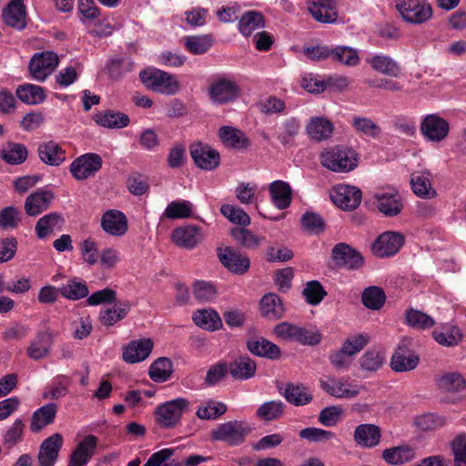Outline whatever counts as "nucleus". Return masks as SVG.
<instances>
[{
    "instance_id": "nucleus-64",
    "label": "nucleus",
    "mask_w": 466,
    "mask_h": 466,
    "mask_svg": "<svg viewBox=\"0 0 466 466\" xmlns=\"http://www.w3.org/2000/svg\"><path fill=\"white\" fill-rule=\"evenodd\" d=\"M455 466H466V434L456 436L451 442Z\"/></svg>"
},
{
    "instance_id": "nucleus-25",
    "label": "nucleus",
    "mask_w": 466,
    "mask_h": 466,
    "mask_svg": "<svg viewBox=\"0 0 466 466\" xmlns=\"http://www.w3.org/2000/svg\"><path fill=\"white\" fill-rule=\"evenodd\" d=\"M419 364V357L410 352L405 344L399 345L390 360V367L396 372L414 370Z\"/></svg>"
},
{
    "instance_id": "nucleus-58",
    "label": "nucleus",
    "mask_w": 466,
    "mask_h": 466,
    "mask_svg": "<svg viewBox=\"0 0 466 466\" xmlns=\"http://www.w3.org/2000/svg\"><path fill=\"white\" fill-rule=\"evenodd\" d=\"M212 37L208 35H190L185 38V46L187 51L194 55H202L212 46Z\"/></svg>"
},
{
    "instance_id": "nucleus-23",
    "label": "nucleus",
    "mask_w": 466,
    "mask_h": 466,
    "mask_svg": "<svg viewBox=\"0 0 466 466\" xmlns=\"http://www.w3.org/2000/svg\"><path fill=\"white\" fill-rule=\"evenodd\" d=\"M97 445V438L86 435L77 444L70 457L69 466H85L94 455Z\"/></svg>"
},
{
    "instance_id": "nucleus-43",
    "label": "nucleus",
    "mask_w": 466,
    "mask_h": 466,
    "mask_svg": "<svg viewBox=\"0 0 466 466\" xmlns=\"http://www.w3.org/2000/svg\"><path fill=\"white\" fill-rule=\"evenodd\" d=\"M219 138L227 147L232 148H246L248 147V139L245 135L232 127H222L218 131Z\"/></svg>"
},
{
    "instance_id": "nucleus-61",
    "label": "nucleus",
    "mask_w": 466,
    "mask_h": 466,
    "mask_svg": "<svg viewBox=\"0 0 466 466\" xmlns=\"http://www.w3.org/2000/svg\"><path fill=\"white\" fill-rule=\"evenodd\" d=\"M174 450L169 448L162 449L150 455L143 466H181L180 462H176L171 457Z\"/></svg>"
},
{
    "instance_id": "nucleus-8",
    "label": "nucleus",
    "mask_w": 466,
    "mask_h": 466,
    "mask_svg": "<svg viewBox=\"0 0 466 466\" xmlns=\"http://www.w3.org/2000/svg\"><path fill=\"white\" fill-rule=\"evenodd\" d=\"M420 130L425 140L440 143L449 136L450 123L438 114H429L421 119Z\"/></svg>"
},
{
    "instance_id": "nucleus-28",
    "label": "nucleus",
    "mask_w": 466,
    "mask_h": 466,
    "mask_svg": "<svg viewBox=\"0 0 466 466\" xmlns=\"http://www.w3.org/2000/svg\"><path fill=\"white\" fill-rule=\"evenodd\" d=\"M366 63L373 70L391 77H397L401 72L399 63L384 54L370 56L366 58Z\"/></svg>"
},
{
    "instance_id": "nucleus-46",
    "label": "nucleus",
    "mask_w": 466,
    "mask_h": 466,
    "mask_svg": "<svg viewBox=\"0 0 466 466\" xmlns=\"http://www.w3.org/2000/svg\"><path fill=\"white\" fill-rule=\"evenodd\" d=\"M88 288L86 281L79 278H73L60 288V294L70 300H78L88 296Z\"/></svg>"
},
{
    "instance_id": "nucleus-19",
    "label": "nucleus",
    "mask_w": 466,
    "mask_h": 466,
    "mask_svg": "<svg viewBox=\"0 0 466 466\" xmlns=\"http://www.w3.org/2000/svg\"><path fill=\"white\" fill-rule=\"evenodd\" d=\"M171 238L177 246L192 249L202 240L203 235L199 227L187 225L175 228Z\"/></svg>"
},
{
    "instance_id": "nucleus-18",
    "label": "nucleus",
    "mask_w": 466,
    "mask_h": 466,
    "mask_svg": "<svg viewBox=\"0 0 466 466\" xmlns=\"http://www.w3.org/2000/svg\"><path fill=\"white\" fill-rule=\"evenodd\" d=\"M190 155L194 163L201 169L213 170L219 165L218 152L208 145L202 143L192 145Z\"/></svg>"
},
{
    "instance_id": "nucleus-53",
    "label": "nucleus",
    "mask_w": 466,
    "mask_h": 466,
    "mask_svg": "<svg viewBox=\"0 0 466 466\" xmlns=\"http://www.w3.org/2000/svg\"><path fill=\"white\" fill-rule=\"evenodd\" d=\"M284 396L289 403L296 406L306 405L312 400L311 393L303 385H287Z\"/></svg>"
},
{
    "instance_id": "nucleus-45",
    "label": "nucleus",
    "mask_w": 466,
    "mask_h": 466,
    "mask_svg": "<svg viewBox=\"0 0 466 466\" xmlns=\"http://www.w3.org/2000/svg\"><path fill=\"white\" fill-rule=\"evenodd\" d=\"M228 410L227 405L218 400H208L203 401L198 408L196 415L200 420H217Z\"/></svg>"
},
{
    "instance_id": "nucleus-32",
    "label": "nucleus",
    "mask_w": 466,
    "mask_h": 466,
    "mask_svg": "<svg viewBox=\"0 0 466 466\" xmlns=\"http://www.w3.org/2000/svg\"><path fill=\"white\" fill-rule=\"evenodd\" d=\"M410 185L414 194L420 198H432L436 196V191L431 184V175L429 171L412 173Z\"/></svg>"
},
{
    "instance_id": "nucleus-40",
    "label": "nucleus",
    "mask_w": 466,
    "mask_h": 466,
    "mask_svg": "<svg viewBox=\"0 0 466 466\" xmlns=\"http://www.w3.org/2000/svg\"><path fill=\"white\" fill-rule=\"evenodd\" d=\"M94 120L98 126L106 128H123L129 124L127 115L111 110L96 114Z\"/></svg>"
},
{
    "instance_id": "nucleus-24",
    "label": "nucleus",
    "mask_w": 466,
    "mask_h": 466,
    "mask_svg": "<svg viewBox=\"0 0 466 466\" xmlns=\"http://www.w3.org/2000/svg\"><path fill=\"white\" fill-rule=\"evenodd\" d=\"M268 193L275 208L279 210L288 208L292 201L290 185L283 180H275L268 185Z\"/></svg>"
},
{
    "instance_id": "nucleus-33",
    "label": "nucleus",
    "mask_w": 466,
    "mask_h": 466,
    "mask_svg": "<svg viewBox=\"0 0 466 466\" xmlns=\"http://www.w3.org/2000/svg\"><path fill=\"white\" fill-rule=\"evenodd\" d=\"M38 156L46 165L57 167L66 160V151L54 141L42 143L38 147Z\"/></svg>"
},
{
    "instance_id": "nucleus-1",
    "label": "nucleus",
    "mask_w": 466,
    "mask_h": 466,
    "mask_svg": "<svg viewBox=\"0 0 466 466\" xmlns=\"http://www.w3.org/2000/svg\"><path fill=\"white\" fill-rule=\"evenodd\" d=\"M320 162L332 172L346 173L357 167L358 154L346 147H334L320 154Z\"/></svg>"
},
{
    "instance_id": "nucleus-10",
    "label": "nucleus",
    "mask_w": 466,
    "mask_h": 466,
    "mask_svg": "<svg viewBox=\"0 0 466 466\" xmlns=\"http://www.w3.org/2000/svg\"><path fill=\"white\" fill-rule=\"evenodd\" d=\"M239 86L226 76L215 78L208 86V96L214 104L222 105L233 101L239 95Z\"/></svg>"
},
{
    "instance_id": "nucleus-30",
    "label": "nucleus",
    "mask_w": 466,
    "mask_h": 466,
    "mask_svg": "<svg viewBox=\"0 0 466 466\" xmlns=\"http://www.w3.org/2000/svg\"><path fill=\"white\" fill-rule=\"evenodd\" d=\"M381 433L374 424H360L355 431L353 439L357 445L364 448H372L379 444Z\"/></svg>"
},
{
    "instance_id": "nucleus-4",
    "label": "nucleus",
    "mask_w": 466,
    "mask_h": 466,
    "mask_svg": "<svg viewBox=\"0 0 466 466\" xmlns=\"http://www.w3.org/2000/svg\"><path fill=\"white\" fill-rule=\"evenodd\" d=\"M396 9L405 22L412 25L424 24L433 15L431 5L426 0H400Z\"/></svg>"
},
{
    "instance_id": "nucleus-13",
    "label": "nucleus",
    "mask_w": 466,
    "mask_h": 466,
    "mask_svg": "<svg viewBox=\"0 0 466 466\" xmlns=\"http://www.w3.org/2000/svg\"><path fill=\"white\" fill-rule=\"evenodd\" d=\"M154 342L149 338H141L128 342L122 351L125 362L135 364L147 360L152 352Z\"/></svg>"
},
{
    "instance_id": "nucleus-17",
    "label": "nucleus",
    "mask_w": 466,
    "mask_h": 466,
    "mask_svg": "<svg viewBox=\"0 0 466 466\" xmlns=\"http://www.w3.org/2000/svg\"><path fill=\"white\" fill-rule=\"evenodd\" d=\"M100 226L106 234L122 237L128 229L127 218L120 210L108 209L102 215Z\"/></svg>"
},
{
    "instance_id": "nucleus-20",
    "label": "nucleus",
    "mask_w": 466,
    "mask_h": 466,
    "mask_svg": "<svg viewBox=\"0 0 466 466\" xmlns=\"http://www.w3.org/2000/svg\"><path fill=\"white\" fill-rule=\"evenodd\" d=\"M26 8L24 0H11L3 10L4 22L14 28L22 30L26 25Z\"/></svg>"
},
{
    "instance_id": "nucleus-31",
    "label": "nucleus",
    "mask_w": 466,
    "mask_h": 466,
    "mask_svg": "<svg viewBox=\"0 0 466 466\" xmlns=\"http://www.w3.org/2000/svg\"><path fill=\"white\" fill-rule=\"evenodd\" d=\"M63 224V217L59 213L51 212L38 219L35 227V235L39 239H45L62 229Z\"/></svg>"
},
{
    "instance_id": "nucleus-14",
    "label": "nucleus",
    "mask_w": 466,
    "mask_h": 466,
    "mask_svg": "<svg viewBox=\"0 0 466 466\" xmlns=\"http://www.w3.org/2000/svg\"><path fill=\"white\" fill-rule=\"evenodd\" d=\"M404 243V237L398 232L386 231L380 234L372 246L373 253L380 258L395 255Z\"/></svg>"
},
{
    "instance_id": "nucleus-48",
    "label": "nucleus",
    "mask_w": 466,
    "mask_h": 466,
    "mask_svg": "<svg viewBox=\"0 0 466 466\" xmlns=\"http://www.w3.org/2000/svg\"><path fill=\"white\" fill-rule=\"evenodd\" d=\"M70 379L65 375L56 376L45 388L43 398L45 400H58L67 395Z\"/></svg>"
},
{
    "instance_id": "nucleus-9",
    "label": "nucleus",
    "mask_w": 466,
    "mask_h": 466,
    "mask_svg": "<svg viewBox=\"0 0 466 466\" xmlns=\"http://www.w3.org/2000/svg\"><path fill=\"white\" fill-rule=\"evenodd\" d=\"M102 157L96 153H86L77 157L70 164L69 171L78 181L94 177L102 167Z\"/></svg>"
},
{
    "instance_id": "nucleus-16",
    "label": "nucleus",
    "mask_w": 466,
    "mask_h": 466,
    "mask_svg": "<svg viewBox=\"0 0 466 466\" xmlns=\"http://www.w3.org/2000/svg\"><path fill=\"white\" fill-rule=\"evenodd\" d=\"M218 257L226 268L238 275L244 274L250 267L249 258L246 255L229 247L218 248Z\"/></svg>"
},
{
    "instance_id": "nucleus-54",
    "label": "nucleus",
    "mask_w": 466,
    "mask_h": 466,
    "mask_svg": "<svg viewBox=\"0 0 466 466\" xmlns=\"http://www.w3.org/2000/svg\"><path fill=\"white\" fill-rule=\"evenodd\" d=\"M432 336L437 343L446 347L455 346L461 339L460 329L454 326H444L441 329H435Z\"/></svg>"
},
{
    "instance_id": "nucleus-60",
    "label": "nucleus",
    "mask_w": 466,
    "mask_h": 466,
    "mask_svg": "<svg viewBox=\"0 0 466 466\" xmlns=\"http://www.w3.org/2000/svg\"><path fill=\"white\" fill-rule=\"evenodd\" d=\"M220 212L231 223L244 227L250 223L249 216L242 208L234 205L223 204L220 207Z\"/></svg>"
},
{
    "instance_id": "nucleus-62",
    "label": "nucleus",
    "mask_w": 466,
    "mask_h": 466,
    "mask_svg": "<svg viewBox=\"0 0 466 466\" xmlns=\"http://www.w3.org/2000/svg\"><path fill=\"white\" fill-rule=\"evenodd\" d=\"M370 337L367 334H353L349 336L343 342V350L348 356H354L359 353L369 343Z\"/></svg>"
},
{
    "instance_id": "nucleus-15",
    "label": "nucleus",
    "mask_w": 466,
    "mask_h": 466,
    "mask_svg": "<svg viewBox=\"0 0 466 466\" xmlns=\"http://www.w3.org/2000/svg\"><path fill=\"white\" fill-rule=\"evenodd\" d=\"M374 198L378 209L385 216H397L402 209L400 197L394 188L380 189L375 193Z\"/></svg>"
},
{
    "instance_id": "nucleus-39",
    "label": "nucleus",
    "mask_w": 466,
    "mask_h": 466,
    "mask_svg": "<svg viewBox=\"0 0 466 466\" xmlns=\"http://www.w3.org/2000/svg\"><path fill=\"white\" fill-rule=\"evenodd\" d=\"M27 155V148L20 143L8 142L0 149L1 158L10 165H19L25 162Z\"/></svg>"
},
{
    "instance_id": "nucleus-35",
    "label": "nucleus",
    "mask_w": 466,
    "mask_h": 466,
    "mask_svg": "<svg viewBox=\"0 0 466 466\" xmlns=\"http://www.w3.org/2000/svg\"><path fill=\"white\" fill-rule=\"evenodd\" d=\"M130 310L128 302H114L109 308L103 309L99 314L100 322L106 327H111L118 321L124 319Z\"/></svg>"
},
{
    "instance_id": "nucleus-36",
    "label": "nucleus",
    "mask_w": 466,
    "mask_h": 466,
    "mask_svg": "<svg viewBox=\"0 0 466 466\" xmlns=\"http://www.w3.org/2000/svg\"><path fill=\"white\" fill-rule=\"evenodd\" d=\"M306 130L311 139L321 141L330 137L333 132V125L326 117L314 116L309 119Z\"/></svg>"
},
{
    "instance_id": "nucleus-51",
    "label": "nucleus",
    "mask_w": 466,
    "mask_h": 466,
    "mask_svg": "<svg viewBox=\"0 0 466 466\" xmlns=\"http://www.w3.org/2000/svg\"><path fill=\"white\" fill-rule=\"evenodd\" d=\"M264 26V19L260 13L256 11H248L245 13L238 22V29L240 33L248 36L255 30Z\"/></svg>"
},
{
    "instance_id": "nucleus-37",
    "label": "nucleus",
    "mask_w": 466,
    "mask_h": 466,
    "mask_svg": "<svg viewBox=\"0 0 466 466\" xmlns=\"http://www.w3.org/2000/svg\"><path fill=\"white\" fill-rule=\"evenodd\" d=\"M228 368L230 375L234 379L240 380H246L252 378L257 370L255 361L247 356H240L237 358L230 363Z\"/></svg>"
},
{
    "instance_id": "nucleus-52",
    "label": "nucleus",
    "mask_w": 466,
    "mask_h": 466,
    "mask_svg": "<svg viewBox=\"0 0 466 466\" xmlns=\"http://www.w3.org/2000/svg\"><path fill=\"white\" fill-rule=\"evenodd\" d=\"M172 362L168 358H158L149 367V377L156 382L167 381L172 373Z\"/></svg>"
},
{
    "instance_id": "nucleus-3",
    "label": "nucleus",
    "mask_w": 466,
    "mask_h": 466,
    "mask_svg": "<svg viewBox=\"0 0 466 466\" xmlns=\"http://www.w3.org/2000/svg\"><path fill=\"white\" fill-rule=\"evenodd\" d=\"M142 83L149 89L167 96L177 94L180 89L177 79L171 74L157 68H147L139 74Z\"/></svg>"
},
{
    "instance_id": "nucleus-57",
    "label": "nucleus",
    "mask_w": 466,
    "mask_h": 466,
    "mask_svg": "<svg viewBox=\"0 0 466 466\" xmlns=\"http://www.w3.org/2000/svg\"><path fill=\"white\" fill-rule=\"evenodd\" d=\"M361 299L366 308L378 310L385 304L386 295L381 288L371 286L364 289Z\"/></svg>"
},
{
    "instance_id": "nucleus-12",
    "label": "nucleus",
    "mask_w": 466,
    "mask_h": 466,
    "mask_svg": "<svg viewBox=\"0 0 466 466\" xmlns=\"http://www.w3.org/2000/svg\"><path fill=\"white\" fill-rule=\"evenodd\" d=\"M333 203L344 210L356 208L361 201V191L353 186L338 185L330 192Z\"/></svg>"
},
{
    "instance_id": "nucleus-56",
    "label": "nucleus",
    "mask_w": 466,
    "mask_h": 466,
    "mask_svg": "<svg viewBox=\"0 0 466 466\" xmlns=\"http://www.w3.org/2000/svg\"><path fill=\"white\" fill-rule=\"evenodd\" d=\"M439 387L445 392H461L466 389V380L461 374L450 372L440 378Z\"/></svg>"
},
{
    "instance_id": "nucleus-55",
    "label": "nucleus",
    "mask_w": 466,
    "mask_h": 466,
    "mask_svg": "<svg viewBox=\"0 0 466 466\" xmlns=\"http://www.w3.org/2000/svg\"><path fill=\"white\" fill-rule=\"evenodd\" d=\"M285 404L280 400H270L262 403L257 410L256 415L260 420H274L284 413Z\"/></svg>"
},
{
    "instance_id": "nucleus-59",
    "label": "nucleus",
    "mask_w": 466,
    "mask_h": 466,
    "mask_svg": "<svg viewBox=\"0 0 466 466\" xmlns=\"http://www.w3.org/2000/svg\"><path fill=\"white\" fill-rule=\"evenodd\" d=\"M385 359L383 350L372 349L360 359V364L364 370L376 371L383 365Z\"/></svg>"
},
{
    "instance_id": "nucleus-22",
    "label": "nucleus",
    "mask_w": 466,
    "mask_h": 466,
    "mask_svg": "<svg viewBox=\"0 0 466 466\" xmlns=\"http://www.w3.org/2000/svg\"><path fill=\"white\" fill-rule=\"evenodd\" d=\"M52 344V332L48 329L39 331L27 347L26 354L31 360H42L50 353Z\"/></svg>"
},
{
    "instance_id": "nucleus-44",
    "label": "nucleus",
    "mask_w": 466,
    "mask_h": 466,
    "mask_svg": "<svg viewBox=\"0 0 466 466\" xmlns=\"http://www.w3.org/2000/svg\"><path fill=\"white\" fill-rule=\"evenodd\" d=\"M248 349L255 355L270 360L278 359L280 355L279 348L264 338L249 340L248 342Z\"/></svg>"
},
{
    "instance_id": "nucleus-38",
    "label": "nucleus",
    "mask_w": 466,
    "mask_h": 466,
    "mask_svg": "<svg viewBox=\"0 0 466 466\" xmlns=\"http://www.w3.org/2000/svg\"><path fill=\"white\" fill-rule=\"evenodd\" d=\"M262 315L268 319H278L283 317L285 308L280 298L276 294H267L260 300Z\"/></svg>"
},
{
    "instance_id": "nucleus-41",
    "label": "nucleus",
    "mask_w": 466,
    "mask_h": 466,
    "mask_svg": "<svg viewBox=\"0 0 466 466\" xmlns=\"http://www.w3.org/2000/svg\"><path fill=\"white\" fill-rule=\"evenodd\" d=\"M405 324L413 329L426 330L434 326L435 320L423 311L409 308L405 311Z\"/></svg>"
},
{
    "instance_id": "nucleus-34",
    "label": "nucleus",
    "mask_w": 466,
    "mask_h": 466,
    "mask_svg": "<svg viewBox=\"0 0 466 466\" xmlns=\"http://www.w3.org/2000/svg\"><path fill=\"white\" fill-rule=\"evenodd\" d=\"M57 413V405L56 403L46 404L35 410L32 415L30 430L38 432L46 426L53 423Z\"/></svg>"
},
{
    "instance_id": "nucleus-2",
    "label": "nucleus",
    "mask_w": 466,
    "mask_h": 466,
    "mask_svg": "<svg viewBox=\"0 0 466 466\" xmlns=\"http://www.w3.org/2000/svg\"><path fill=\"white\" fill-rule=\"evenodd\" d=\"M251 427L245 420H229L218 424L210 431V439L222 441L229 446H238L245 441Z\"/></svg>"
},
{
    "instance_id": "nucleus-26",
    "label": "nucleus",
    "mask_w": 466,
    "mask_h": 466,
    "mask_svg": "<svg viewBox=\"0 0 466 466\" xmlns=\"http://www.w3.org/2000/svg\"><path fill=\"white\" fill-rule=\"evenodd\" d=\"M63 444V438L59 433H55L46 439L39 451L38 461L41 466H53L57 459L58 452Z\"/></svg>"
},
{
    "instance_id": "nucleus-49",
    "label": "nucleus",
    "mask_w": 466,
    "mask_h": 466,
    "mask_svg": "<svg viewBox=\"0 0 466 466\" xmlns=\"http://www.w3.org/2000/svg\"><path fill=\"white\" fill-rule=\"evenodd\" d=\"M193 204L188 200H175L169 203L162 217L169 219L187 218L192 216Z\"/></svg>"
},
{
    "instance_id": "nucleus-29",
    "label": "nucleus",
    "mask_w": 466,
    "mask_h": 466,
    "mask_svg": "<svg viewBox=\"0 0 466 466\" xmlns=\"http://www.w3.org/2000/svg\"><path fill=\"white\" fill-rule=\"evenodd\" d=\"M333 258L348 268H359L363 264L362 256L350 246L340 243L332 249Z\"/></svg>"
},
{
    "instance_id": "nucleus-27",
    "label": "nucleus",
    "mask_w": 466,
    "mask_h": 466,
    "mask_svg": "<svg viewBox=\"0 0 466 466\" xmlns=\"http://www.w3.org/2000/svg\"><path fill=\"white\" fill-rule=\"evenodd\" d=\"M308 8L314 19L320 23H333L338 16L334 0H310Z\"/></svg>"
},
{
    "instance_id": "nucleus-7",
    "label": "nucleus",
    "mask_w": 466,
    "mask_h": 466,
    "mask_svg": "<svg viewBox=\"0 0 466 466\" xmlns=\"http://www.w3.org/2000/svg\"><path fill=\"white\" fill-rule=\"evenodd\" d=\"M275 333L280 339L297 341L303 345H317L321 339V335L317 329H309L288 322L278 324Z\"/></svg>"
},
{
    "instance_id": "nucleus-5",
    "label": "nucleus",
    "mask_w": 466,
    "mask_h": 466,
    "mask_svg": "<svg viewBox=\"0 0 466 466\" xmlns=\"http://www.w3.org/2000/svg\"><path fill=\"white\" fill-rule=\"evenodd\" d=\"M188 405V400L184 398L168 400L157 407L155 411L156 421L162 428H174L180 421Z\"/></svg>"
},
{
    "instance_id": "nucleus-63",
    "label": "nucleus",
    "mask_w": 466,
    "mask_h": 466,
    "mask_svg": "<svg viewBox=\"0 0 466 466\" xmlns=\"http://www.w3.org/2000/svg\"><path fill=\"white\" fill-rule=\"evenodd\" d=\"M80 253L85 263L94 266L98 262L99 254L97 244L91 238L84 239L80 243Z\"/></svg>"
},
{
    "instance_id": "nucleus-50",
    "label": "nucleus",
    "mask_w": 466,
    "mask_h": 466,
    "mask_svg": "<svg viewBox=\"0 0 466 466\" xmlns=\"http://www.w3.org/2000/svg\"><path fill=\"white\" fill-rule=\"evenodd\" d=\"M383 459L390 464L397 465L410 461L415 457L413 449L406 446H399L386 449L383 451Z\"/></svg>"
},
{
    "instance_id": "nucleus-21",
    "label": "nucleus",
    "mask_w": 466,
    "mask_h": 466,
    "mask_svg": "<svg viewBox=\"0 0 466 466\" xmlns=\"http://www.w3.org/2000/svg\"><path fill=\"white\" fill-rule=\"evenodd\" d=\"M55 196L50 190L38 189L30 194L25 202V210L28 216L35 217L48 208Z\"/></svg>"
},
{
    "instance_id": "nucleus-6",
    "label": "nucleus",
    "mask_w": 466,
    "mask_h": 466,
    "mask_svg": "<svg viewBox=\"0 0 466 466\" xmlns=\"http://www.w3.org/2000/svg\"><path fill=\"white\" fill-rule=\"evenodd\" d=\"M320 388L336 399H353L360 394L361 387L345 377L326 376L319 380Z\"/></svg>"
},
{
    "instance_id": "nucleus-42",
    "label": "nucleus",
    "mask_w": 466,
    "mask_h": 466,
    "mask_svg": "<svg viewBox=\"0 0 466 466\" xmlns=\"http://www.w3.org/2000/svg\"><path fill=\"white\" fill-rule=\"evenodd\" d=\"M193 321L199 328L206 330H218L222 327L219 315L213 309H204L193 314Z\"/></svg>"
},
{
    "instance_id": "nucleus-47",
    "label": "nucleus",
    "mask_w": 466,
    "mask_h": 466,
    "mask_svg": "<svg viewBox=\"0 0 466 466\" xmlns=\"http://www.w3.org/2000/svg\"><path fill=\"white\" fill-rule=\"evenodd\" d=\"M15 93L17 97L27 105H37L46 99L44 88L33 84L19 86Z\"/></svg>"
},
{
    "instance_id": "nucleus-11",
    "label": "nucleus",
    "mask_w": 466,
    "mask_h": 466,
    "mask_svg": "<svg viewBox=\"0 0 466 466\" xmlns=\"http://www.w3.org/2000/svg\"><path fill=\"white\" fill-rule=\"evenodd\" d=\"M58 65L56 53L46 51L35 54L29 63V71L34 79L43 82Z\"/></svg>"
}]
</instances>
